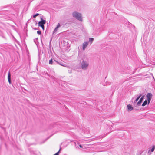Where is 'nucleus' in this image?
I'll use <instances>...</instances> for the list:
<instances>
[{
  "mask_svg": "<svg viewBox=\"0 0 155 155\" xmlns=\"http://www.w3.org/2000/svg\"><path fill=\"white\" fill-rule=\"evenodd\" d=\"M37 33L38 34L41 35V32L40 31H38Z\"/></svg>",
  "mask_w": 155,
  "mask_h": 155,
  "instance_id": "obj_20",
  "label": "nucleus"
},
{
  "mask_svg": "<svg viewBox=\"0 0 155 155\" xmlns=\"http://www.w3.org/2000/svg\"><path fill=\"white\" fill-rule=\"evenodd\" d=\"M41 21L39 22L38 26H43L46 23V21L45 20H43L42 18H41Z\"/></svg>",
  "mask_w": 155,
  "mask_h": 155,
  "instance_id": "obj_3",
  "label": "nucleus"
},
{
  "mask_svg": "<svg viewBox=\"0 0 155 155\" xmlns=\"http://www.w3.org/2000/svg\"><path fill=\"white\" fill-rule=\"evenodd\" d=\"M151 98H149V97H147V101H148V104H149L150 101V100H151Z\"/></svg>",
  "mask_w": 155,
  "mask_h": 155,
  "instance_id": "obj_15",
  "label": "nucleus"
},
{
  "mask_svg": "<svg viewBox=\"0 0 155 155\" xmlns=\"http://www.w3.org/2000/svg\"><path fill=\"white\" fill-rule=\"evenodd\" d=\"M39 15V14H38V13L36 14L35 15H34L33 16V17L34 18H36V16H37L38 15Z\"/></svg>",
  "mask_w": 155,
  "mask_h": 155,
  "instance_id": "obj_17",
  "label": "nucleus"
},
{
  "mask_svg": "<svg viewBox=\"0 0 155 155\" xmlns=\"http://www.w3.org/2000/svg\"><path fill=\"white\" fill-rule=\"evenodd\" d=\"M53 63V61L52 59H51L49 61V63L50 64H52Z\"/></svg>",
  "mask_w": 155,
  "mask_h": 155,
  "instance_id": "obj_14",
  "label": "nucleus"
},
{
  "mask_svg": "<svg viewBox=\"0 0 155 155\" xmlns=\"http://www.w3.org/2000/svg\"><path fill=\"white\" fill-rule=\"evenodd\" d=\"M56 61L57 63H58V64H59L60 65H61L62 66H64V67H66V64H64L62 62H61V63H59L58 61Z\"/></svg>",
  "mask_w": 155,
  "mask_h": 155,
  "instance_id": "obj_10",
  "label": "nucleus"
},
{
  "mask_svg": "<svg viewBox=\"0 0 155 155\" xmlns=\"http://www.w3.org/2000/svg\"><path fill=\"white\" fill-rule=\"evenodd\" d=\"M152 94L151 93H148L146 96L147 97H149L150 98H152Z\"/></svg>",
  "mask_w": 155,
  "mask_h": 155,
  "instance_id": "obj_9",
  "label": "nucleus"
},
{
  "mask_svg": "<svg viewBox=\"0 0 155 155\" xmlns=\"http://www.w3.org/2000/svg\"><path fill=\"white\" fill-rule=\"evenodd\" d=\"M155 146H153L152 147V149L151 150V152H153L154 151V149H155Z\"/></svg>",
  "mask_w": 155,
  "mask_h": 155,
  "instance_id": "obj_16",
  "label": "nucleus"
},
{
  "mask_svg": "<svg viewBox=\"0 0 155 155\" xmlns=\"http://www.w3.org/2000/svg\"><path fill=\"white\" fill-rule=\"evenodd\" d=\"M72 15L73 17L75 18L80 21H82V16L80 13H79L75 11L73 12L72 13Z\"/></svg>",
  "mask_w": 155,
  "mask_h": 155,
  "instance_id": "obj_2",
  "label": "nucleus"
},
{
  "mask_svg": "<svg viewBox=\"0 0 155 155\" xmlns=\"http://www.w3.org/2000/svg\"><path fill=\"white\" fill-rule=\"evenodd\" d=\"M8 81L9 84H11V75L10 72L9 71L8 72Z\"/></svg>",
  "mask_w": 155,
  "mask_h": 155,
  "instance_id": "obj_8",
  "label": "nucleus"
},
{
  "mask_svg": "<svg viewBox=\"0 0 155 155\" xmlns=\"http://www.w3.org/2000/svg\"><path fill=\"white\" fill-rule=\"evenodd\" d=\"M147 100H146L144 101L143 103L142 106L143 107L144 106L147 104Z\"/></svg>",
  "mask_w": 155,
  "mask_h": 155,
  "instance_id": "obj_12",
  "label": "nucleus"
},
{
  "mask_svg": "<svg viewBox=\"0 0 155 155\" xmlns=\"http://www.w3.org/2000/svg\"><path fill=\"white\" fill-rule=\"evenodd\" d=\"M142 96V94H140V95L135 100L134 102L136 103V102Z\"/></svg>",
  "mask_w": 155,
  "mask_h": 155,
  "instance_id": "obj_11",
  "label": "nucleus"
},
{
  "mask_svg": "<svg viewBox=\"0 0 155 155\" xmlns=\"http://www.w3.org/2000/svg\"><path fill=\"white\" fill-rule=\"evenodd\" d=\"M144 96H143L140 98L139 101L137 102V104L138 105H139L142 102L143 100L144 99Z\"/></svg>",
  "mask_w": 155,
  "mask_h": 155,
  "instance_id": "obj_5",
  "label": "nucleus"
},
{
  "mask_svg": "<svg viewBox=\"0 0 155 155\" xmlns=\"http://www.w3.org/2000/svg\"><path fill=\"white\" fill-rule=\"evenodd\" d=\"M34 29L35 30H36L37 29L36 28H34Z\"/></svg>",
  "mask_w": 155,
  "mask_h": 155,
  "instance_id": "obj_23",
  "label": "nucleus"
},
{
  "mask_svg": "<svg viewBox=\"0 0 155 155\" xmlns=\"http://www.w3.org/2000/svg\"><path fill=\"white\" fill-rule=\"evenodd\" d=\"M127 108L129 111H131L133 110V108L130 104L127 105Z\"/></svg>",
  "mask_w": 155,
  "mask_h": 155,
  "instance_id": "obj_7",
  "label": "nucleus"
},
{
  "mask_svg": "<svg viewBox=\"0 0 155 155\" xmlns=\"http://www.w3.org/2000/svg\"><path fill=\"white\" fill-rule=\"evenodd\" d=\"M146 152L143 151H139L137 155H146Z\"/></svg>",
  "mask_w": 155,
  "mask_h": 155,
  "instance_id": "obj_6",
  "label": "nucleus"
},
{
  "mask_svg": "<svg viewBox=\"0 0 155 155\" xmlns=\"http://www.w3.org/2000/svg\"><path fill=\"white\" fill-rule=\"evenodd\" d=\"M79 147L81 148H82V146L81 145H79Z\"/></svg>",
  "mask_w": 155,
  "mask_h": 155,
  "instance_id": "obj_22",
  "label": "nucleus"
},
{
  "mask_svg": "<svg viewBox=\"0 0 155 155\" xmlns=\"http://www.w3.org/2000/svg\"><path fill=\"white\" fill-rule=\"evenodd\" d=\"M61 26V25L59 23H58V25H57V26L56 27V28H58L60 27Z\"/></svg>",
  "mask_w": 155,
  "mask_h": 155,
  "instance_id": "obj_18",
  "label": "nucleus"
},
{
  "mask_svg": "<svg viewBox=\"0 0 155 155\" xmlns=\"http://www.w3.org/2000/svg\"><path fill=\"white\" fill-rule=\"evenodd\" d=\"M41 27L42 28V29L43 30H44V25H43V26H41Z\"/></svg>",
  "mask_w": 155,
  "mask_h": 155,
  "instance_id": "obj_21",
  "label": "nucleus"
},
{
  "mask_svg": "<svg viewBox=\"0 0 155 155\" xmlns=\"http://www.w3.org/2000/svg\"><path fill=\"white\" fill-rule=\"evenodd\" d=\"M58 29V28H55V29H54L53 33H54L55 32H56L57 31Z\"/></svg>",
  "mask_w": 155,
  "mask_h": 155,
  "instance_id": "obj_19",
  "label": "nucleus"
},
{
  "mask_svg": "<svg viewBox=\"0 0 155 155\" xmlns=\"http://www.w3.org/2000/svg\"><path fill=\"white\" fill-rule=\"evenodd\" d=\"M94 38H90L89 39V41L91 42V44L93 41L94 40Z\"/></svg>",
  "mask_w": 155,
  "mask_h": 155,
  "instance_id": "obj_13",
  "label": "nucleus"
},
{
  "mask_svg": "<svg viewBox=\"0 0 155 155\" xmlns=\"http://www.w3.org/2000/svg\"><path fill=\"white\" fill-rule=\"evenodd\" d=\"M88 44V42H85L83 44V50H84Z\"/></svg>",
  "mask_w": 155,
  "mask_h": 155,
  "instance_id": "obj_4",
  "label": "nucleus"
},
{
  "mask_svg": "<svg viewBox=\"0 0 155 155\" xmlns=\"http://www.w3.org/2000/svg\"><path fill=\"white\" fill-rule=\"evenodd\" d=\"M81 68L85 70H87L89 66V62L88 58L86 57H84L81 63Z\"/></svg>",
  "mask_w": 155,
  "mask_h": 155,
  "instance_id": "obj_1",
  "label": "nucleus"
}]
</instances>
